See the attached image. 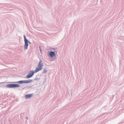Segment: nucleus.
<instances>
[{
  "label": "nucleus",
  "mask_w": 124,
  "mask_h": 124,
  "mask_svg": "<svg viewBox=\"0 0 124 124\" xmlns=\"http://www.w3.org/2000/svg\"><path fill=\"white\" fill-rule=\"evenodd\" d=\"M43 67V63L42 61L41 60H40L39 62L38 67L36 68L35 71L32 70L30 71L27 75L26 78H29L31 77L35 73H37L41 70L42 69Z\"/></svg>",
  "instance_id": "obj_1"
},
{
  "label": "nucleus",
  "mask_w": 124,
  "mask_h": 124,
  "mask_svg": "<svg viewBox=\"0 0 124 124\" xmlns=\"http://www.w3.org/2000/svg\"><path fill=\"white\" fill-rule=\"evenodd\" d=\"M20 86V85L18 84H8L6 85L7 88H9L18 87Z\"/></svg>",
  "instance_id": "obj_2"
},
{
  "label": "nucleus",
  "mask_w": 124,
  "mask_h": 124,
  "mask_svg": "<svg viewBox=\"0 0 124 124\" xmlns=\"http://www.w3.org/2000/svg\"><path fill=\"white\" fill-rule=\"evenodd\" d=\"M32 81V80L29 79L28 80L20 81L18 82H17L19 84L27 83L31 82Z\"/></svg>",
  "instance_id": "obj_3"
},
{
  "label": "nucleus",
  "mask_w": 124,
  "mask_h": 124,
  "mask_svg": "<svg viewBox=\"0 0 124 124\" xmlns=\"http://www.w3.org/2000/svg\"><path fill=\"white\" fill-rule=\"evenodd\" d=\"M56 51L54 52L51 51L49 53V55L51 57H53L55 55V53L56 52Z\"/></svg>",
  "instance_id": "obj_4"
},
{
  "label": "nucleus",
  "mask_w": 124,
  "mask_h": 124,
  "mask_svg": "<svg viewBox=\"0 0 124 124\" xmlns=\"http://www.w3.org/2000/svg\"><path fill=\"white\" fill-rule=\"evenodd\" d=\"M32 96V94H26L25 96V98L26 99H27L31 98Z\"/></svg>",
  "instance_id": "obj_5"
},
{
  "label": "nucleus",
  "mask_w": 124,
  "mask_h": 124,
  "mask_svg": "<svg viewBox=\"0 0 124 124\" xmlns=\"http://www.w3.org/2000/svg\"><path fill=\"white\" fill-rule=\"evenodd\" d=\"M24 41L25 42V44L24 45V47L25 49H27L28 48V41L27 40Z\"/></svg>",
  "instance_id": "obj_6"
},
{
  "label": "nucleus",
  "mask_w": 124,
  "mask_h": 124,
  "mask_svg": "<svg viewBox=\"0 0 124 124\" xmlns=\"http://www.w3.org/2000/svg\"><path fill=\"white\" fill-rule=\"evenodd\" d=\"M47 71V70L45 69H44L43 71V73H46Z\"/></svg>",
  "instance_id": "obj_7"
},
{
  "label": "nucleus",
  "mask_w": 124,
  "mask_h": 124,
  "mask_svg": "<svg viewBox=\"0 0 124 124\" xmlns=\"http://www.w3.org/2000/svg\"><path fill=\"white\" fill-rule=\"evenodd\" d=\"M24 41L27 40L26 39V37L25 35L24 36Z\"/></svg>",
  "instance_id": "obj_8"
},
{
  "label": "nucleus",
  "mask_w": 124,
  "mask_h": 124,
  "mask_svg": "<svg viewBox=\"0 0 124 124\" xmlns=\"http://www.w3.org/2000/svg\"><path fill=\"white\" fill-rule=\"evenodd\" d=\"M39 49H40V51L41 52H42V50H41V48L40 47V46H39Z\"/></svg>",
  "instance_id": "obj_9"
}]
</instances>
